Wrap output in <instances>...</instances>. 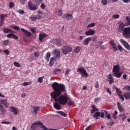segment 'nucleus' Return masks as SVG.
I'll list each match as a JSON object with an SVG mask.
<instances>
[{
    "mask_svg": "<svg viewBox=\"0 0 130 130\" xmlns=\"http://www.w3.org/2000/svg\"><path fill=\"white\" fill-rule=\"evenodd\" d=\"M53 91L50 93L51 97L54 99L55 102H58L61 105H66L70 100V96L66 91V86L54 82L52 84Z\"/></svg>",
    "mask_w": 130,
    "mask_h": 130,
    "instance_id": "1",
    "label": "nucleus"
},
{
    "mask_svg": "<svg viewBox=\"0 0 130 130\" xmlns=\"http://www.w3.org/2000/svg\"><path fill=\"white\" fill-rule=\"evenodd\" d=\"M120 71V67L118 65H115L113 67V75L116 78H120L122 75V73L119 72Z\"/></svg>",
    "mask_w": 130,
    "mask_h": 130,
    "instance_id": "2",
    "label": "nucleus"
},
{
    "mask_svg": "<svg viewBox=\"0 0 130 130\" xmlns=\"http://www.w3.org/2000/svg\"><path fill=\"white\" fill-rule=\"evenodd\" d=\"M61 50L63 54L67 55L69 52L73 51V47L69 45H65L61 47Z\"/></svg>",
    "mask_w": 130,
    "mask_h": 130,
    "instance_id": "3",
    "label": "nucleus"
},
{
    "mask_svg": "<svg viewBox=\"0 0 130 130\" xmlns=\"http://www.w3.org/2000/svg\"><path fill=\"white\" fill-rule=\"evenodd\" d=\"M77 72L79 73L81 78H88V73L84 68H79L77 69Z\"/></svg>",
    "mask_w": 130,
    "mask_h": 130,
    "instance_id": "4",
    "label": "nucleus"
},
{
    "mask_svg": "<svg viewBox=\"0 0 130 130\" xmlns=\"http://www.w3.org/2000/svg\"><path fill=\"white\" fill-rule=\"evenodd\" d=\"M122 36L124 38H130V27H125L123 29Z\"/></svg>",
    "mask_w": 130,
    "mask_h": 130,
    "instance_id": "5",
    "label": "nucleus"
},
{
    "mask_svg": "<svg viewBox=\"0 0 130 130\" xmlns=\"http://www.w3.org/2000/svg\"><path fill=\"white\" fill-rule=\"evenodd\" d=\"M28 7L30 11H36V10L38 9V5L32 4L30 2L28 3Z\"/></svg>",
    "mask_w": 130,
    "mask_h": 130,
    "instance_id": "6",
    "label": "nucleus"
},
{
    "mask_svg": "<svg viewBox=\"0 0 130 130\" xmlns=\"http://www.w3.org/2000/svg\"><path fill=\"white\" fill-rule=\"evenodd\" d=\"M120 42L123 45L125 48L127 49V50H130V45L129 44H128V43L127 42L124 41V40L122 39H121L120 40Z\"/></svg>",
    "mask_w": 130,
    "mask_h": 130,
    "instance_id": "7",
    "label": "nucleus"
},
{
    "mask_svg": "<svg viewBox=\"0 0 130 130\" xmlns=\"http://www.w3.org/2000/svg\"><path fill=\"white\" fill-rule=\"evenodd\" d=\"M9 111H10L11 112H13L14 115H17V114H19V112H20V111H19L18 108H16L15 107H9Z\"/></svg>",
    "mask_w": 130,
    "mask_h": 130,
    "instance_id": "8",
    "label": "nucleus"
},
{
    "mask_svg": "<svg viewBox=\"0 0 130 130\" xmlns=\"http://www.w3.org/2000/svg\"><path fill=\"white\" fill-rule=\"evenodd\" d=\"M47 37V35H46L44 32H42L39 35V40L40 42H42L43 41V39L46 38Z\"/></svg>",
    "mask_w": 130,
    "mask_h": 130,
    "instance_id": "9",
    "label": "nucleus"
},
{
    "mask_svg": "<svg viewBox=\"0 0 130 130\" xmlns=\"http://www.w3.org/2000/svg\"><path fill=\"white\" fill-rule=\"evenodd\" d=\"M85 34L86 35V36H92L95 34V30L90 29L88 30L85 31Z\"/></svg>",
    "mask_w": 130,
    "mask_h": 130,
    "instance_id": "10",
    "label": "nucleus"
},
{
    "mask_svg": "<svg viewBox=\"0 0 130 130\" xmlns=\"http://www.w3.org/2000/svg\"><path fill=\"white\" fill-rule=\"evenodd\" d=\"M62 18L63 19H64V18H66L67 20H73V15L67 13L66 14L63 15Z\"/></svg>",
    "mask_w": 130,
    "mask_h": 130,
    "instance_id": "11",
    "label": "nucleus"
},
{
    "mask_svg": "<svg viewBox=\"0 0 130 130\" xmlns=\"http://www.w3.org/2000/svg\"><path fill=\"white\" fill-rule=\"evenodd\" d=\"M53 54L56 57H57V58H59V57H60V52L58 50V49H54Z\"/></svg>",
    "mask_w": 130,
    "mask_h": 130,
    "instance_id": "12",
    "label": "nucleus"
},
{
    "mask_svg": "<svg viewBox=\"0 0 130 130\" xmlns=\"http://www.w3.org/2000/svg\"><path fill=\"white\" fill-rule=\"evenodd\" d=\"M0 103L3 105H4L6 108H8L10 105L9 103H8V100H1Z\"/></svg>",
    "mask_w": 130,
    "mask_h": 130,
    "instance_id": "13",
    "label": "nucleus"
},
{
    "mask_svg": "<svg viewBox=\"0 0 130 130\" xmlns=\"http://www.w3.org/2000/svg\"><path fill=\"white\" fill-rule=\"evenodd\" d=\"M53 41L54 44L57 45V46H61V45H62V42L61 41V40L54 39Z\"/></svg>",
    "mask_w": 130,
    "mask_h": 130,
    "instance_id": "14",
    "label": "nucleus"
},
{
    "mask_svg": "<svg viewBox=\"0 0 130 130\" xmlns=\"http://www.w3.org/2000/svg\"><path fill=\"white\" fill-rule=\"evenodd\" d=\"M7 37L8 38H13V39H16V40L19 39V37L13 33L7 35Z\"/></svg>",
    "mask_w": 130,
    "mask_h": 130,
    "instance_id": "15",
    "label": "nucleus"
},
{
    "mask_svg": "<svg viewBox=\"0 0 130 130\" xmlns=\"http://www.w3.org/2000/svg\"><path fill=\"white\" fill-rule=\"evenodd\" d=\"M92 40L91 37H88L87 38H86L84 40L83 44L84 46H87L88 44H89V42Z\"/></svg>",
    "mask_w": 130,
    "mask_h": 130,
    "instance_id": "16",
    "label": "nucleus"
},
{
    "mask_svg": "<svg viewBox=\"0 0 130 130\" xmlns=\"http://www.w3.org/2000/svg\"><path fill=\"white\" fill-rule=\"evenodd\" d=\"M21 30L23 32L24 35L26 36V37H30V36H31L32 34L30 31H28V30L24 28H21Z\"/></svg>",
    "mask_w": 130,
    "mask_h": 130,
    "instance_id": "17",
    "label": "nucleus"
},
{
    "mask_svg": "<svg viewBox=\"0 0 130 130\" xmlns=\"http://www.w3.org/2000/svg\"><path fill=\"white\" fill-rule=\"evenodd\" d=\"M108 78L107 81L109 82L110 84H112L114 81L113 80V77H112V75L111 74H109V75H107Z\"/></svg>",
    "mask_w": 130,
    "mask_h": 130,
    "instance_id": "18",
    "label": "nucleus"
},
{
    "mask_svg": "<svg viewBox=\"0 0 130 130\" xmlns=\"http://www.w3.org/2000/svg\"><path fill=\"white\" fill-rule=\"evenodd\" d=\"M110 44L112 45L113 49L115 51H117V47L116 46V44L114 43V41H110Z\"/></svg>",
    "mask_w": 130,
    "mask_h": 130,
    "instance_id": "19",
    "label": "nucleus"
},
{
    "mask_svg": "<svg viewBox=\"0 0 130 130\" xmlns=\"http://www.w3.org/2000/svg\"><path fill=\"white\" fill-rule=\"evenodd\" d=\"M124 26H125L124 23H120L119 28L118 29V32H121L122 31H123V29H124L123 28H124Z\"/></svg>",
    "mask_w": 130,
    "mask_h": 130,
    "instance_id": "20",
    "label": "nucleus"
},
{
    "mask_svg": "<svg viewBox=\"0 0 130 130\" xmlns=\"http://www.w3.org/2000/svg\"><path fill=\"white\" fill-rule=\"evenodd\" d=\"M53 106L55 109L57 110H60L61 109V107H60V104L58 103H55L53 104Z\"/></svg>",
    "mask_w": 130,
    "mask_h": 130,
    "instance_id": "21",
    "label": "nucleus"
},
{
    "mask_svg": "<svg viewBox=\"0 0 130 130\" xmlns=\"http://www.w3.org/2000/svg\"><path fill=\"white\" fill-rule=\"evenodd\" d=\"M118 108L119 109V111L120 112H122L123 111H124V108H123V107H122L121 105H120V103L119 102L117 103Z\"/></svg>",
    "mask_w": 130,
    "mask_h": 130,
    "instance_id": "22",
    "label": "nucleus"
},
{
    "mask_svg": "<svg viewBox=\"0 0 130 130\" xmlns=\"http://www.w3.org/2000/svg\"><path fill=\"white\" fill-rule=\"evenodd\" d=\"M5 18H8L7 14L0 15V22H4L5 21Z\"/></svg>",
    "mask_w": 130,
    "mask_h": 130,
    "instance_id": "23",
    "label": "nucleus"
},
{
    "mask_svg": "<svg viewBox=\"0 0 130 130\" xmlns=\"http://www.w3.org/2000/svg\"><path fill=\"white\" fill-rule=\"evenodd\" d=\"M91 108H92V109L91 110L90 112L92 114L94 113L95 111H98V110H99L94 105L91 106Z\"/></svg>",
    "mask_w": 130,
    "mask_h": 130,
    "instance_id": "24",
    "label": "nucleus"
},
{
    "mask_svg": "<svg viewBox=\"0 0 130 130\" xmlns=\"http://www.w3.org/2000/svg\"><path fill=\"white\" fill-rule=\"evenodd\" d=\"M34 108V111L32 112L33 114H37V113L38 112V110H39V107L38 106H34L33 107Z\"/></svg>",
    "mask_w": 130,
    "mask_h": 130,
    "instance_id": "25",
    "label": "nucleus"
},
{
    "mask_svg": "<svg viewBox=\"0 0 130 130\" xmlns=\"http://www.w3.org/2000/svg\"><path fill=\"white\" fill-rule=\"evenodd\" d=\"M50 56H51L50 53V52L47 53L46 56H45V59H46L47 62H48L49 61V59L50 58Z\"/></svg>",
    "mask_w": 130,
    "mask_h": 130,
    "instance_id": "26",
    "label": "nucleus"
},
{
    "mask_svg": "<svg viewBox=\"0 0 130 130\" xmlns=\"http://www.w3.org/2000/svg\"><path fill=\"white\" fill-rule=\"evenodd\" d=\"M100 116V112H96L94 113L93 115V118H95V119H98L99 118Z\"/></svg>",
    "mask_w": 130,
    "mask_h": 130,
    "instance_id": "27",
    "label": "nucleus"
},
{
    "mask_svg": "<svg viewBox=\"0 0 130 130\" xmlns=\"http://www.w3.org/2000/svg\"><path fill=\"white\" fill-rule=\"evenodd\" d=\"M29 20L30 21H32L33 22H34V21H35L36 20H37V16H36V15H31L29 17Z\"/></svg>",
    "mask_w": 130,
    "mask_h": 130,
    "instance_id": "28",
    "label": "nucleus"
},
{
    "mask_svg": "<svg viewBox=\"0 0 130 130\" xmlns=\"http://www.w3.org/2000/svg\"><path fill=\"white\" fill-rule=\"evenodd\" d=\"M3 31L5 32V33H11V32H13V30H12L11 29L7 28H4Z\"/></svg>",
    "mask_w": 130,
    "mask_h": 130,
    "instance_id": "29",
    "label": "nucleus"
},
{
    "mask_svg": "<svg viewBox=\"0 0 130 130\" xmlns=\"http://www.w3.org/2000/svg\"><path fill=\"white\" fill-rule=\"evenodd\" d=\"M0 110L2 112V113H1L2 115H4V113L6 112V109H5V108H4V106L0 105Z\"/></svg>",
    "mask_w": 130,
    "mask_h": 130,
    "instance_id": "30",
    "label": "nucleus"
},
{
    "mask_svg": "<svg viewBox=\"0 0 130 130\" xmlns=\"http://www.w3.org/2000/svg\"><path fill=\"white\" fill-rule=\"evenodd\" d=\"M54 64V58L51 57L49 62V66L52 67Z\"/></svg>",
    "mask_w": 130,
    "mask_h": 130,
    "instance_id": "31",
    "label": "nucleus"
},
{
    "mask_svg": "<svg viewBox=\"0 0 130 130\" xmlns=\"http://www.w3.org/2000/svg\"><path fill=\"white\" fill-rule=\"evenodd\" d=\"M60 72H61V70L60 69H55L54 70V74H55V75H57V74Z\"/></svg>",
    "mask_w": 130,
    "mask_h": 130,
    "instance_id": "32",
    "label": "nucleus"
},
{
    "mask_svg": "<svg viewBox=\"0 0 130 130\" xmlns=\"http://www.w3.org/2000/svg\"><path fill=\"white\" fill-rule=\"evenodd\" d=\"M125 19H126V21H127V22L126 23V25H127V26H129V25H130V18H129V17L127 16V17H126Z\"/></svg>",
    "mask_w": 130,
    "mask_h": 130,
    "instance_id": "33",
    "label": "nucleus"
},
{
    "mask_svg": "<svg viewBox=\"0 0 130 130\" xmlns=\"http://www.w3.org/2000/svg\"><path fill=\"white\" fill-rule=\"evenodd\" d=\"M123 91H130V85L125 86L123 89Z\"/></svg>",
    "mask_w": 130,
    "mask_h": 130,
    "instance_id": "34",
    "label": "nucleus"
},
{
    "mask_svg": "<svg viewBox=\"0 0 130 130\" xmlns=\"http://www.w3.org/2000/svg\"><path fill=\"white\" fill-rule=\"evenodd\" d=\"M119 116L122 118V121H124L125 119H126V115H125V114L119 115Z\"/></svg>",
    "mask_w": 130,
    "mask_h": 130,
    "instance_id": "35",
    "label": "nucleus"
},
{
    "mask_svg": "<svg viewBox=\"0 0 130 130\" xmlns=\"http://www.w3.org/2000/svg\"><path fill=\"white\" fill-rule=\"evenodd\" d=\"M95 26H96V23H92L88 24L87 26V28H92L93 27H95Z\"/></svg>",
    "mask_w": 130,
    "mask_h": 130,
    "instance_id": "36",
    "label": "nucleus"
},
{
    "mask_svg": "<svg viewBox=\"0 0 130 130\" xmlns=\"http://www.w3.org/2000/svg\"><path fill=\"white\" fill-rule=\"evenodd\" d=\"M104 112L108 119H110V118H111V116L110 115V114H108V113L106 111H104Z\"/></svg>",
    "mask_w": 130,
    "mask_h": 130,
    "instance_id": "37",
    "label": "nucleus"
},
{
    "mask_svg": "<svg viewBox=\"0 0 130 130\" xmlns=\"http://www.w3.org/2000/svg\"><path fill=\"white\" fill-rule=\"evenodd\" d=\"M34 3H36L37 6L42 3V0H33Z\"/></svg>",
    "mask_w": 130,
    "mask_h": 130,
    "instance_id": "38",
    "label": "nucleus"
},
{
    "mask_svg": "<svg viewBox=\"0 0 130 130\" xmlns=\"http://www.w3.org/2000/svg\"><path fill=\"white\" fill-rule=\"evenodd\" d=\"M129 93H126L123 94V96L126 100H127V99H129Z\"/></svg>",
    "mask_w": 130,
    "mask_h": 130,
    "instance_id": "39",
    "label": "nucleus"
},
{
    "mask_svg": "<svg viewBox=\"0 0 130 130\" xmlns=\"http://www.w3.org/2000/svg\"><path fill=\"white\" fill-rule=\"evenodd\" d=\"M116 91L118 95H121V93H122V91L120 90V89L118 88L117 87H115Z\"/></svg>",
    "mask_w": 130,
    "mask_h": 130,
    "instance_id": "40",
    "label": "nucleus"
},
{
    "mask_svg": "<svg viewBox=\"0 0 130 130\" xmlns=\"http://www.w3.org/2000/svg\"><path fill=\"white\" fill-rule=\"evenodd\" d=\"M14 66H15V67H16L17 68H20V67H21V64H20V63L18 62H14L13 63Z\"/></svg>",
    "mask_w": 130,
    "mask_h": 130,
    "instance_id": "41",
    "label": "nucleus"
},
{
    "mask_svg": "<svg viewBox=\"0 0 130 130\" xmlns=\"http://www.w3.org/2000/svg\"><path fill=\"white\" fill-rule=\"evenodd\" d=\"M108 0H102L101 4L103 6H106L107 5V2Z\"/></svg>",
    "mask_w": 130,
    "mask_h": 130,
    "instance_id": "42",
    "label": "nucleus"
},
{
    "mask_svg": "<svg viewBox=\"0 0 130 130\" xmlns=\"http://www.w3.org/2000/svg\"><path fill=\"white\" fill-rule=\"evenodd\" d=\"M12 28H13V29H14V30H17V31H19L20 30V27H19L17 25H15V26H11Z\"/></svg>",
    "mask_w": 130,
    "mask_h": 130,
    "instance_id": "43",
    "label": "nucleus"
},
{
    "mask_svg": "<svg viewBox=\"0 0 130 130\" xmlns=\"http://www.w3.org/2000/svg\"><path fill=\"white\" fill-rule=\"evenodd\" d=\"M94 87L95 88H96V89H99L100 87V84L98 81H96L95 83H94Z\"/></svg>",
    "mask_w": 130,
    "mask_h": 130,
    "instance_id": "44",
    "label": "nucleus"
},
{
    "mask_svg": "<svg viewBox=\"0 0 130 130\" xmlns=\"http://www.w3.org/2000/svg\"><path fill=\"white\" fill-rule=\"evenodd\" d=\"M44 78V77H39L38 79V82L39 83H42V82H43Z\"/></svg>",
    "mask_w": 130,
    "mask_h": 130,
    "instance_id": "45",
    "label": "nucleus"
},
{
    "mask_svg": "<svg viewBox=\"0 0 130 130\" xmlns=\"http://www.w3.org/2000/svg\"><path fill=\"white\" fill-rule=\"evenodd\" d=\"M9 42H10V41L9 40H5L2 42V43L3 45H8L9 44Z\"/></svg>",
    "mask_w": 130,
    "mask_h": 130,
    "instance_id": "46",
    "label": "nucleus"
},
{
    "mask_svg": "<svg viewBox=\"0 0 130 130\" xmlns=\"http://www.w3.org/2000/svg\"><path fill=\"white\" fill-rule=\"evenodd\" d=\"M120 15L118 14H115L112 16V19H118L119 18Z\"/></svg>",
    "mask_w": 130,
    "mask_h": 130,
    "instance_id": "47",
    "label": "nucleus"
},
{
    "mask_svg": "<svg viewBox=\"0 0 130 130\" xmlns=\"http://www.w3.org/2000/svg\"><path fill=\"white\" fill-rule=\"evenodd\" d=\"M119 98L122 100V101H123L124 100V96L123 95L119 94L118 95Z\"/></svg>",
    "mask_w": 130,
    "mask_h": 130,
    "instance_id": "48",
    "label": "nucleus"
},
{
    "mask_svg": "<svg viewBox=\"0 0 130 130\" xmlns=\"http://www.w3.org/2000/svg\"><path fill=\"white\" fill-rule=\"evenodd\" d=\"M57 16H59V17H61V16H62V11H61V10L59 9L58 10V13L57 14Z\"/></svg>",
    "mask_w": 130,
    "mask_h": 130,
    "instance_id": "49",
    "label": "nucleus"
},
{
    "mask_svg": "<svg viewBox=\"0 0 130 130\" xmlns=\"http://www.w3.org/2000/svg\"><path fill=\"white\" fill-rule=\"evenodd\" d=\"M3 52H4V53H5V54H7V55H9V54H10V50H9L8 49L4 50Z\"/></svg>",
    "mask_w": 130,
    "mask_h": 130,
    "instance_id": "50",
    "label": "nucleus"
},
{
    "mask_svg": "<svg viewBox=\"0 0 130 130\" xmlns=\"http://www.w3.org/2000/svg\"><path fill=\"white\" fill-rule=\"evenodd\" d=\"M30 84H31V82H26L23 83V86H29Z\"/></svg>",
    "mask_w": 130,
    "mask_h": 130,
    "instance_id": "51",
    "label": "nucleus"
},
{
    "mask_svg": "<svg viewBox=\"0 0 130 130\" xmlns=\"http://www.w3.org/2000/svg\"><path fill=\"white\" fill-rule=\"evenodd\" d=\"M81 49H80V47H77L76 49H75V52L76 53H79V52H80V50Z\"/></svg>",
    "mask_w": 130,
    "mask_h": 130,
    "instance_id": "52",
    "label": "nucleus"
},
{
    "mask_svg": "<svg viewBox=\"0 0 130 130\" xmlns=\"http://www.w3.org/2000/svg\"><path fill=\"white\" fill-rule=\"evenodd\" d=\"M19 3L21 5H25V3H26V0H19Z\"/></svg>",
    "mask_w": 130,
    "mask_h": 130,
    "instance_id": "53",
    "label": "nucleus"
},
{
    "mask_svg": "<svg viewBox=\"0 0 130 130\" xmlns=\"http://www.w3.org/2000/svg\"><path fill=\"white\" fill-rule=\"evenodd\" d=\"M18 13H19V14H25V12H24V10H18L17 11Z\"/></svg>",
    "mask_w": 130,
    "mask_h": 130,
    "instance_id": "54",
    "label": "nucleus"
},
{
    "mask_svg": "<svg viewBox=\"0 0 130 130\" xmlns=\"http://www.w3.org/2000/svg\"><path fill=\"white\" fill-rule=\"evenodd\" d=\"M60 115H62V116H64V117H67V114L62 111H61V113H60Z\"/></svg>",
    "mask_w": 130,
    "mask_h": 130,
    "instance_id": "55",
    "label": "nucleus"
},
{
    "mask_svg": "<svg viewBox=\"0 0 130 130\" xmlns=\"http://www.w3.org/2000/svg\"><path fill=\"white\" fill-rule=\"evenodd\" d=\"M118 49L120 51H122V50H123V48H122V47L120 45L118 46Z\"/></svg>",
    "mask_w": 130,
    "mask_h": 130,
    "instance_id": "56",
    "label": "nucleus"
},
{
    "mask_svg": "<svg viewBox=\"0 0 130 130\" xmlns=\"http://www.w3.org/2000/svg\"><path fill=\"white\" fill-rule=\"evenodd\" d=\"M14 6H15V5L14 4V3H13V2H11L9 4V7L11 8H14Z\"/></svg>",
    "mask_w": 130,
    "mask_h": 130,
    "instance_id": "57",
    "label": "nucleus"
},
{
    "mask_svg": "<svg viewBox=\"0 0 130 130\" xmlns=\"http://www.w3.org/2000/svg\"><path fill=\"white\" fill-rule=\"evenodd\" d=\"M41 8L43 10H44V9H45V4H44V3H42L41 5Z\"/></svg>",
    "mask_w": 130,
    "mask_h": 130,
    "instance_id": "58",
    "label": "nucleus"
},
{
    "mask_svg": "<svg viewBox=\"0 0 130 130\" xmlns=\"http://www.w3.org/2000/svg\"><path fill=\"white\" fill-rule=\"evenodd\" d=\"M99 101H100V98H95L94 99V102H95V103H98V102H99Z\"/></svg>",
    "mask_w": 130,
    "mask_h": 130,
    "instance_id": "59",
    "label": "nucleus"
},
{
    "mask_svg": "<svg viewBox=\"0 0 130 130\" xmlns=\"http://www.w3.org/2000/svg\"><path fill=\"white\" fill-rule=\"evenodd\" d=\"M34 55H35V57H38V56H39V52H36L34 53Z\"/></svg>",
    "mask_w": 130,
    "mask_h": 130,
    "instance_id": "60",
    "label": "nucleus"
},
{
    "mask_svg": "<svg viewBox=\"0 0 130 130\" xmlns=\"http://www.w3.org/2000/svg\"><path fill=\"white\" fill-rule=\"evenodd\" d=\"M105 116V114L104 112L100 113V116L102 118H104V116Z\"/></svg>",
    "mask_w": 130,
    "mask_h": 130,
    "instance_id": "61",
    "label": "nucleus"
},
{
    "mask_svg": "<svg viewBox=\"0 0 130 130\" xmlns=\"http://www.w3.org/2000/svg\"><path fill=\"white\" fill-rule=\"evenodd\" d=\"M30 31L32 32V33H33L34 34H35V33H36V29H35V28H31L30 29Z\"/></svg>",
    "mask_w": 130,
    "mask_h": 130,
    "instance_id": "62",
    "label": "nucleus"
},
{
    "mask_svg": "<svg viewBox=\"0 0 130 130\" xmlns=\"http://www.w3.org/2000/svg\"><path fill=\"white\" fill-rule=\"evenodd\" d=\"M68 104L69 105H73V104H74V102H73L72 101H69L68 102Z\"/></svg>",
    "mask_w": 130,
    "mask_h": 130,
    "instance_id": "63",
    "label": "nucleus"
},
{
    "mask_svg": "<svg viewBox=\"0 0 130 130\" xmlns=\"http://www.w3.org/2000/svg\"><path fill=\"white\" fill-rule=\"evenodd\" d=\"M70 72H71V70L70 69H68L65 73V75H68V74H70Z\"/></svg>",
    "mask_w": 130,
    "mask_h": 130,
    "instance_id": "64",
    "label": "nucleus"
}]
</instances>
